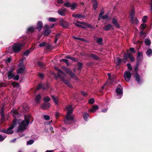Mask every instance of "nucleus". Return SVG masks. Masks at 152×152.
I'll use <instances>...</instances> for the list:
<instances>
[{"label":"nucleus","mask_w":152,"mask_h":152,"mask_svg":"<svg viewBox=\"0 0 152 152\" xmlns=\"http://www.w3.org/2000/svg\"><path fill=\"white\" fill-rule=\"evenodd\" d=\"M104 11L103 10H102L101 11L99 15V16L98 17V20H100L101 18V17L102 16V15L104 13Z\"/></svg>","instance_id":"nucleus-40"},{"label":"nucleus","mask_w":152,"mask_h":152,"mask_svg":"<svg viewBox=\"0 0 152 152\" xmlns=\"http://www.w3.org/2000/svg\"><path fill=\"white\" fill-rule=\"evenodd\" d=\"M134 77L136 80L139 83L140 82L139 75L137 73L135 74L134 76Z\"/></svg>","instance_id":"nucleus-27"},{"label":"nucleus","mask_w":152,"mask_h":152,"mask_svg":"<svg viewBox=\"0 0 152 152\" xmlns=\"http://www.w3.org/2000/svg\"><path fill=\"white\" fill-rule=\"evenodd\" d=\"M152 53V50L151 49H148L146 52L147 55L149 56Z\"/></svg>","instance_id":"nucleus-35"},{"label":"nucleus","mask_w":152,"mask_h":152,"mask_svg":"<svg viewBox=\"0 0 152 152\" xmlns=\"http://www.w3.org/2000/svg\"><path fill=\"white\" fill-rule=\"evenodd\" d=\"M11 113H13V115L15 118H18L20 116V114H19L17 110L11 111Z\"/></svg>","instance_id":"nucleus-19"},{"label":"nucleus","mask_w":152,"mask_h":152,"mask_svg":"<svg viewBox=\"0 0 152 152\" xmlns=\"http://www.w3.org/2000/svg\"><path fill=\"white\" fill-rule=\"evenodd\" d=\"M142 29L143 30L146 27V26L145 23H142L141 25Z\"/></svg>","instance_id":"nucleus-52"},{"label":"nucleus","mask_w":152,"mask_h":152,"mask_svg":"<svg viewBox=\"0 0 152 152\" xmlns=\"http://www.w3.org/2000/svg\"><path fill=\"white\" fill-rule=\"evenodd\" d=\"M127 66L129 70H132V67L131 65L130 64H127Z\"/></svg>","instance_id":"nucleus-53"},{"label":"nucleus","mask_w":152,"mask_h":152,"mask_svg":"<svg viewBox=\"0 0 152 152\" xmlns=\"http://www.w3.org/2000/svg\"><path fill=\"white\" fill-rule=\"evenodd\" d=\"M83 117L84 119L86 121H87L89 117V114L86 113H84L83 114Z\"/></svg>","instance_id":"nucleus-28"},{"label":"nucleus","mask_w":152,"mask_h":152,"mask_svg":"<svg viewBox=\"0 0 152 152\" xmlns=\"http://www.w3.org/2000/svg\"><path fill=\"white\" fill-rule=\"evenodd\" d=\"M44 118L46 120H49L50 118V116L48 115H45L44 116Z\"/></svg>","instance_id":"nucleus-56"},{"label":"nucleus","mask_w":152,"mask_h":152,"mask_svg":"<svg viewBox=\"0 0 152 152\" xmlns=\"http://www.w3.org/2000/svg\"><path fill=\"white\" fill-rule=\"evenodd\" d=\"M11 59L10 58H8L7 59L6 62H7L9 63L11 61Z\"/></svg>","instance_id":"nucleus-63"},{"label":"nucleus","mask_w":152,"mask_h":152,"mask_svg":"<svg viewBox=\"0 0 152 152\" xmlns=\"http://www.w3.org/2000/svg\"><path fill=\"white\" fill-rule=\"evenodd\" d=\"M129 56H128V58H129L130 60L132 61H133L135 60L134 57L132 56H131L130 54H129Z\"/></svg>","instance_id":"nucleus-41"},{"label":"nucleus","mask_w":152,"mask_h":152,"mask_svg":"<svg viewBox=\"0 0 152 152\" xmlns=\"http://www.w3.org/2000/svg\"><path fill=\"white\" fill-rule=\"evenodd\" d=\"M44 28L45 29L44 31L43 34L45 36H47L51 33V31L50 29L49 28V26L47 24H46Z\"/></svg>","instance_id":"nucleus-11"},{"label":"nucleus","mask_w":152,"mask_h":152,"mask_svg":"<svg viewBox=\"0 0 152 152\" xmlns=\"http://www.w3.org/2000/svg\"><path fill=\"white\" fill-rule=\"evenodd\" d=\"M66 10L64 9L61 8L59 9L58 11V14L61 16H63L65 15Z\"/></svg>","instance_id":"nucleus-17"},{"label":"nucleus","mask_w":152,"mask_h":152,"mask_svg":"<svg viewBox=\"0 0 152 152\" xmlns=\"http://www.w3.org/2000/svg\"><path fill=\"white\" fill-rule=\"evenodd\" d=\"M64 5L66 7H70L71 6V4L68 2L64 3Z\"/></svg>","instance_id":"nucleus-42"},{"label":"nucleus","mask_w":152,"mask_h":152,"mask_svg":"<svg viewBox=\"0 0 152 152\" xmlns=\"http://www.w3.org/2000/svg\"><path fill=\"white\" fill-rule=\"evenodd\" d=\"M88 102L89 104H93L94 102V100L93 98H92L89 99Z\"/></svg>","instance_id":"nucleus-44"},{"label":"nucleus","mask_w":152,"mask_h":152,"mask_svg":"<svg viewBox=\"0 0 152 152\" xmlns=\"http://www.w3.org/2000/svg\"><path fill=\"white\" fill-rule=\"evenodd\" d=\"M107 75L108 77V81L107 82L109 84H112V79L111 78V74L108 73L107 74Z\"/></svg>","instance_id":"nucleus-29"},{"label":"nucleus","mask_w":152,"mask_h":152,"mask_svg":"<svg viewBox=\"0 0 152 152\" xmlns=\"http://www.w3.org/2000/svg\"><path fill=\"white\" fill-rule=\"evenodd\" d=\"M57 76L58 77L61 79V80L65 84L67 85V86H69V87H72L71 83L69 82L64 80V78L62 76H61L59 74H57Z\"/></svg>","instance_id":"nucleus-10"},{"label":"nucleus","mask_w":152,"mask_h":152,"mask_svg":"<svg viewBox=\"0 0 152 152\" xmlns=\"http://www.w3.org/2000/svg\"><path fill=\"white\" fill-rule=\"evenodd\" d=\"M66 110H67L66 116L64 120V123L66 124H70L76 121V119L72 114L73 112V109L71 105H68L66 107Z\"/></svg>","instance_id":"nucleus-2"},{"label":"nucleus","mask_w":152,"mask_h":152,"mask_svg":"<svg viewBox=\"0 0 152 152\" xmlns=\"http://www.w3.org/2000/svg\"><path fill=\"white\" fill-rule=\"evenodd\" d=\"M23 45V44L21 43L15 44L12 46L13 50L15 53L18 52L21 50Z\"/></svg>","instance_id":"nucleus-3"},{"label":"nucleus","mask_w":152,"mask_h":152,"mask_svg":"<svg viewBox=\"0 0 152 152\" xmlns=\"http://www.w3.org/2000/svg\"><path fill=\"white\" fill-rule=\"evenodd\" d=\"M38 64L40 67H43V64L42 62H38Z\"/></svg>","instance_id":"nucleus-54"},{"label":"nucleus","mask_w":152,"mask_h":152,"mask_svg":"<svg viewBox=\"0 0 152 152\" xmlns=\"http://www.w3.org/2000/svg\"><path fill=\"white\" fill-rule=\"evenodd\" d=\"M129 56V54L126 53L124 54V58L123 60H122L124 63H125L127 61V59L128 58V56Z\"/></svg>","instance_id":"nucleus-26"},{"label":"nucleus","mask_w":152,"mask_h":152,"mask_svg":"<svg viewBox=\"0 0 152 152\" xmlns=\"http://www.w3.org/2000/svg\"><path fill=\"white\" fill-rule=\"evenodd\" d=\"M3 110L4 107H2L1 109V120L2 121H4V112H3Z\"/></svg>","instance_id":"nucleus-32"},{"label":"nucleus","mask_w":152,"mask_h":152,"mask_svg":"<svg viewBox=\"0 0 152 152\" xmlns=\"http://www.w3.org/2000/svg\"><path fill=\"white\" fill-rule=\"evenodd\" d=\"M132 74L129 71H125L124 74V77L125 80L127 82H129L131 77Z\"/></svg>","instance_id":"nucleus-6"},{"label":"nucleus","mask_w":152,"mask_h":152,"mask_svg":"<svg viewBox=\"0 0 152 152\" xmlns=\"http://www.w3.org/2000/svg\"><path fill=\"white\" fill-rule=\"evenodd\" d=\"M138 65L137 64H136L135 65V69H134L135 71L136 72H137V71L138 70Z\"/></svg>","instance_id":"nucleus-59"},{"label":"nucleus","mask_w":152,"mask_h":152,"mask_svg":"<svg viewBox=\"0 0 152 152\" xmlns=\"http://www.w3.org/2000/svg\"><path fill=\"white\" fill-rule=\"evenodd\" d=\"M98 108L99 107L97 106L94 105L92 106L91 108L89 109V111L91 113H93L98 110Z\"/></svg>","instance_id":"nucleus-15"},{"label":"nucleus","mask_w":152,"mask_h":152,"mask_svg":"<svg viewBox=\"0 0 152 152\" xmlns=\"http://www.w3.org/2000/svg\"><path fill=\"white\" fill-rule=\"evenodd\" d=\"M95 40L96 42L100 45H102V38H95Z\"/></svg>","instance_id":"nucleus-20"},{"label":"nucleus","mask_w":152,"mask_h":152,"mask_svg":"<svg viewBox=\"0 0 152 152\" xmlns=\"http://www.w3.org/2000/svg\"><path fill=\"white\" fill-rule=\"evenodd\" d=\"M11 85L13 87H19V84L18 83H11Z\"/></svg>","instance_id":"nucleus-36"},{"label":"nucleus","mask_w":152,"mask_h":152,"mask_svg":"<svg viewBox=\"0 0 152 152\" xmlns=\"http://www.w3.org/2000/svg\"><path fill=\"white\" fill-rule=\"evenodd\" d=\"M77 7V4L76 3H74L73 4H71V9L74 10Z\"/></svg>","instance_id":"nucleus-34"},{"label":"nucleus","mask_w":152,"mask_h":152,"mask_svg":"<svg viewBox=\"0 0 152 152\" xmlns=\"http://www.w3.org/2000/svg\"><path fill=\"white\" fill-rule=\"evenodd\" d=\"M112 23L116 28H120V26L118 22L117 19L116 18H113Z\"/></svg>","instance_id":"nucleus-13"},{"label":"nucleus","mask_w":152,"mask_h":152,"mask_svg":"<svg viewBox=\"0 0 152 152\" xmlns=\"http://www.w3.org/2000/svg\"><path fill=\"white\" fill-rule=\"evenodd\" d=\"M29 108L28 106V104L26 103L23 104L22 106L19 107V110L21 109H23V112H25L26 111L28 110H29Z\"/></svg>","instance_id":"nucleus-12"},{"label":"nucleus","mask_w":152,"mask_h":152,"mask_svg":"<svg viewBox=\"0 0 152 152\" xmlns=\"http://www.w3.org/2000/svg\"><path fill=\"white\" fill-rule=\"evenodd\" d=\"M35 28L31 26L29 27L27 31L28 32H33Z\"/></svg>","instance_id":"nucleus-30"},{"label":"nucleus","mask_w":152,"mask_h":152,"mask_svg":"<svg viewBox=\"0 0 152 152\" xmlns=\"http://www.w3.org/2000/svg\"><path fill=\"white\" fill-rule=\"evenodd\" d=\"M44 100L45 102H48L50 100V98L48 96H46L44 98Z\"/></svg>","instance_id":"nucleus-46"},{"label":"nucleus","mask_w":152,"mask_h":152,"mask_svg":"<svg viewBox=\"0 0 152 152\" xmlns=\"http://www.w3.org/2000/svg\"><path fill=\"white\" fill-rule=\"evenodd\" d=\"M63 69L67 73L69 74L70 76L73 78L75 79L76 80H78V78L75 76L74 73L72 72L71 70L69 68H67L65 67H63Z\"/></svg>","instance_id":"nucleus-5"},{"label":"nucleus","mask_w":152,"mask_h":152,"mask_svg":"<svg viewBox=\"0 0 152 152\" xmlns=\"http://www.w3.org/2000/svg\"><path fill=\"white\" fill-rule=\"evenodd\" d=\"M121 86L120 85H118L117 86V88L116 90V92L117 93L116 98L118 99H120L121 98L123 95L122 89Z\"/></svg>","instance_id":"nucleus-4"},{"label":"nucleus","mask_w":152,"mask_h":152,"mask_svg":"<svg viewBox=\"0 0 152 152\" xmlns=\"http://www.w3.org/2000/svg\"><path fill=\"white\" fill-rule=\"evenodd\" d=\"M77 22L80 23V24H82L83 25H86V26H88V25H87V24L86 23H83V22H79V21H77Z\"/></svg>","instance_id":"nucleus-58"},{"label":"nucleus","mask_w":152,"mask_h":152,"mask_svg":"<svg viewBox=\"0 0 152 152\" xmlns=\"http://www.w3.org/2000/svg\"><path fill=\"white\" fill-rule=\"evenodd\" d=\"M77 17L78 18H84V16L83 15H81V14H77Z\"/></svg>","instance_id":"nucleus-60"},{"label":"nucleus","mask_w":152,"mask_h":152,"mask_svg":"<svg viewBox=\"0 0 152 152\" xmlns=\"http://www.w3.org/2000/svg\"><path fill=\"white\" fill-rule=\"evenodd\" d=\"M24 118V120L14 119L12 122V125L11 126H10L7 129L3 130L1 132L8 134H12L13 131L12 129L17 123H18L19 125L17 132L18 133L19 132L23 131L26 129L27 126L30 122L29 121L31 119V117L30 115H25Z\"/></svg>","instance_id":"nucleus-1"},{"label":"nucleus","mask_w":152,"mask_h":152,"mask_svg":"<svg viewBox=\"0 0 152 152\" xmlns=\"http://www.w3.org/2000/svg\"><path fill=\"white\" fill-rule=\"evenodd\" d=\"M91 56L95 59H98V58L97 56L94 54H91Z\"/></svg>","instance_id":"nucleus-47"},{"label":"nucleus","mask_w":152,"mask_h":152,"mask_svg":"<svg viewBox=\"0 0 152 152\" xmlns=\"http://www.w3.org/2000/svg\"><path fill=\"white\" fill-rule=\"evenodd\" d=\"M145 44L147 45H149L151 44V41L150 40L147 39H145Z\"/></svg>","instance_id":"nucleus-37"},{"label":"nucleus","mask_w":152,"mask_h":152,"mask_svg":"<svg viewBox=\"0 0 152 152\" xmlns=\"http://www.w3.org/2000/svg\"><path fill=\"white\" fill-rule=\"evenodd\" d=\"M50 106V103H44L41 106V107L43 109H47L49 108Z\"/></svg>","instance_id":"nucleus-16"},{"label":"nucleus","mask_w":152,"mask_h":152,"mask_svg":"<svg viewBox=\"0 0 152 152\" xmlns=\"http://www.w3.org/2000/svg\"><path fill=\"white\" fill-rule=\"evenodd\" d=\"M101 18L103 20L106 19L107 20H108L110 19V18L108 16L106 15H103L101 17Z\"/></svg>","instance_id":"nucleus-33"},{"label":"nucleus","mask_w":152,"mask_h":152,"mask_svg":"<svg viewBox=\"0 0 152 152\" xmlns=\"http://www.w3.org/2000/svg\"><path fill=\"white\" fill-rule=\"evenodd\" d=\"M34 142V140H30L28 141L27 142V145H30L32 144Z\"/></svg>","instance_id":"nucleus-43"},{"label":"nucleus","mask_w":152,"mask_h":152,"mask_svg":"<svg viewBox=\"0 0 152 152\" xmlns=\"http://www.w3.org/2000/svg\"><path fill=\"white\" fill-rule=\"evenodd\" d=\"M147 16H144L143 17L142 21L143 22H145L146 21L147 19Z\"/></svg>","instance_id":"nucleus-50"},{"label":"nucleus","mask_w":152,"mask_h":152,"mask_svg":"<svg viewBox=\"0 0 152 152\" xmlns=\"http://www.w3.org/2000/svg\"><path fill=\"white\" fill-rule=\"evenodd\" d=\"M46 45V43L45 42H43L42 43H41L39 45V46L40 47H43L44 46Z\"/></svg>","instance_id":"nucleus-55"},{"label":"nucleus","mask_w":152,"mask_h":152,"mask_svg":"<svg viewBox=\"0 0 152 152\" xmlns=\"http://www.w3.org/2000/svg\"><path fill=\"white\" fill-rule=\"evenodd\" d=\"M60 113L58 112L55 113V115L56 118H58L60 116Z\"/></svg>","instance_id":"nucleus-51"},{"label":"nucleus","mask_w":152,"mask_h":152,"mask_svg":"<svg viewBox=\"0 0 152 152\" xmlns=\"http://www.w3.org/2000/svg\"><path fill=\"white\" fill-rule=\"evenodd\" d=\"M57 20V19L54 18H50L48 19V20L49 21L54 22Z\"/></svg>","instance_id":"nucleus-38"},{"label":"nucleus","mask_w":152,"mask_h":152,"mask_svg":"<svg viewBox=\"0 0 152 152\" xmlns=\"http://www.w3.org/2000/svg\"><path fill=\"white\" fill-rule=\"evenodd\" d=\"M42 87V85L41 84H39V85L38 86L37 88V90H38L40 88H41V87Z\"/></svg>","instance_id":"nucleus-62"},{"label":"nucleus","mask_w":152,"mask_h":152,"mask_svg":"<svg viewBox=\"0 0 152 152\" xmlns=\"http://www.w3.org/2000/svg\"><path fill=\"white\" fill-rule=\"evenodd\" d=\"M56 70L58 71L59 72L61 73L64 76H66V74L64 73L62 71H61L60 69H59L57 67H56L55 68Z\"/></svg>","instance_id":"nucleus-31"},{"label":"nucleus","mask_w":152,"mask_h":152,"mask_svg":"<svg viewBox=\"0 0 152 152\" xmlns=\"http://www.w3.org/2000/svg\"><path fill=\"white\" fill-rule=\"evenodd\" d=\"M30 52L29 50H26L23 53V55L24 56H27L29 54Z\"/></svg>","instance_id":"nucleus-48"},{"label":"nucleus","mask_w":152,"mask_h":152,"mask_svg":"<svg viewBox=\"0 0 152 152\" xmlns=\"http://www.w3.org/2000/svg\"><path fill=\"white\" fill-rule=\"evenodd\" d=\"M18 66L20 67V68L17 70L18 73L21 74L23 73L25 69V66L23 65V63L22 62L19 63L18 65Z\"/></svg>","instance_id":"nucleus-8"},{"label":"nucleus","mask_w":152,"mask_h":152,"mask_svg":"<svg viewBox=\"0 0 152 152\" xmlns=\"http://www.w3.org/2000/svg\"><path fill=\"white\" fill-rule=\"evenodd\" d=\"M82 65V64L81 63H79L78 64V66H79V69H80L81 68V66Z\"/></svg>","instance_id":"nucleus-64"},{"label":"nucleus","mask_w":152,"mask_h":152,"mask_svg":"<svg viewBox=\"0 0 152 152\" xmlns=\"http://www.w3.org/2000/svg\"><path fill=\"white\" fill-rule=\"evenodd\" d=\"M61 61H63L67 64H68V60L67 59H63L60 60Z\"/></svg>","instance_id":"nucleus-57"},{"label":"nucleus","mask_w":152,"mask_h":152,"mask_svg":"<svg viewBox=\"0 0 152 152\" xmlns=\"http://www.w3.org/2000/svg\"><path fill=\"white\" fill-rule=\"evenodd\" d=\"M19 78V76L18 75H16L14 77V79L16 80H18Z\"/></svg>","instance_id":"nucleus-61"},{"label":"nucleus","mask_w":152,"mask_h":152,"mask_svg":"<svg viewBox=\"0 0 152 152\" xmlns=\"http://www.w3.org/2000/svg\"><path fill=\"white\" fill-rule=\"evenodd\" d=\"M92 2L93 4V6L94 10H96L98 7V4L96 0H92Z\"/></svg>","instance_id":"nucleus-24"},{"label":"nucleus","mask_w":152,"mask_h":152,"mask_svg":"<svg viewBox=\"0 0 152 152\" xmlns=\"http://www.w3.org/2000/svg\"><path fill=\"white\" fill-rule=\"evenodd\" d=\"M142 53V52H138L137 59L138 61L142 60L143 59Z\"/></svg>","instance_id":"nucleus-14"},{"label":"nucleus","mask_w":152,"mask_h":152,"mask_svg":"<svg viewBox=\"0 0 152 152\" xmlns=\"http://www.w3.org/2000/svg\"><path fill=\"white\" fill-rule=\"evenodd\" d=\"M41 96L39 94H38L35 97L34 99V101L37 103H39L40 100Z\"/></svg>","instance_id":"nucleus-18"},{"label":"nucleus","mask_w":152,"mask_h":152,"mask_svg":"<svg viewBox=\"0 0 152 152\" xmlns=\"http://www.w3.org/2000/svg\"><path fill=\"white\" fill-rule=\"evenodd\" d=\"M122 60L119 58H117L116 60V62L118 64H119L121 62Z\"/></svg>","instance_id":"nucleus-49"},{"label":"nucleus","mask_w":152,"mask_h":152,"mask_svg":"<svg viewBox=\"0 0 152 152\" xmlns=\"http://www.w3.org/2000/svg\"><path fill=\"white\" fill-rule=\"evenodd\" d=\"M73 23L77 27H80V28H85V26L83 25L79 24H77L75 22H73Z\"/></svg>","instance_id":"nucleus-39"},{"label":"nucleus","mask_w":152,"mask_h":152,"mask_svg":"<svg viewBox=\"0 0 152 152\" xmlns=\"http://www.w3.org/2000/svg\"><path fill=\"white\" fill-rule=\"evenodd\" d=\"M52 97L53 102L55 103V104L56 105H58V98L57 97H55L53 96H52Z\"/></svg>","instance_id":"nucleus-21"},{"label":"nucleus","mask_w":152,"mask_h":152,"mask_svg":"<svg viewBox=\"0 0 152 152\" xmlns=\"http://www.w3.org/2000/svg\"><path fill=\"white\" fill-rule=\"evenodd\" d=\"M14 68L13 67H11L9 71L7 72V76L9 79H11L13 78L15 76V74L13 72Z\"/></svg>","instance_id":"nucleus-9"},{"label":"nucleus","mask_w":152,"mask_h":152,"mask_svg":"<svg viewBox=\"0 0 152 152\" xmlns=\"http://www.w3.org/2000/svg\"><path fill=\"white\" fill-rule=\"evenodd\" d=\"M6 137V136H2V135L0 134V141L3 140Z\"/></svg>","instance_id":"nucleus-45"},{"label":"nucleus","mask_w":152,"mask_h":152,"mask_svg":"<svg viewBox=\"0 0 152 152\" xmlns=\"http://www.w3.org/2000/svg\"><path fill=\"white\" fill-rule=\"evenodd\" d=\"M60 25L62 27H65L68 24L63 19L60 20Z\"/></svg>","instance_id":"nucleus-25"},{"label":"nucleus","mask_w":152,"mask_h":152,"mask_svg":"<svg viewBox=\"0 0 152 152\" xmlns=\"http://www.w3.org/2000/svg\"><path fill=\"white\" fill-rule=\"evenodd\" d=\"M113 26V25L111 24H109L104 27V28L106 30L108 31Z\"/></svg>","instance_id":"nucleus-23"},{"label":"nucleus","mask_w":152,"mask_h":152,"mask_svg":"<svg viewBox=\"0 0 152 152\" xmlns=\"http://www.w3.org/2000/svg\"><path fill=\"white\" fill-rule=\"evenodd\" d=\"M134 13L132 12L131 13L130 17L131 18V21L132 23L135 24H138L139 21L138 19L135 17H134Z\"/></svg>","instance_id":"nucleus-7"},{"label":"nucleus","mask_w":152,"mask_h":152,"mask_svg":"<svg viewBox=\"0 0 152 152\" xmlns=\"http://www.w3.org/2000/svg\"><path fill=\"white\" fill-rule=\"evenodd\" d=\"M42 25V23L41 21H39L38 22L37 26V28L38 29L39 31H40L41 30Z\"/></svg>","instance_id":"nucleus-22"}]
</instances>
